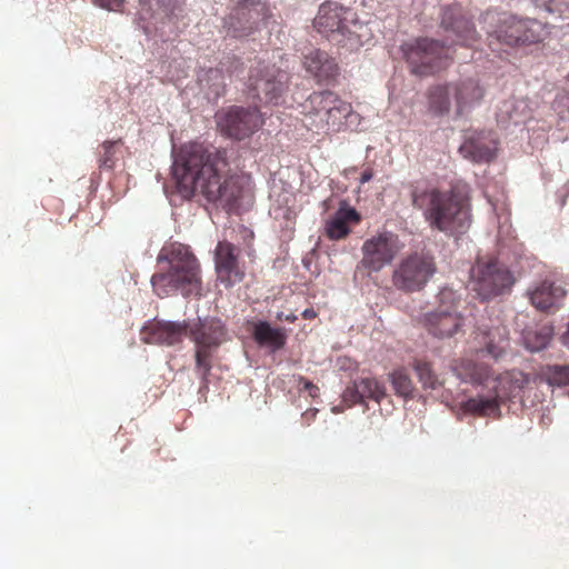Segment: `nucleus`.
I'll return each instance as SVG.
<instances>
[{"label":"nucleus","instance_id":"c85d7f7f","mask_svg":"<svg viewBox=\"0 0 569 569\" xmlns=\"http://www.w3.org/2000/svg\"><path fill=\"white\" fill-rule=\"evenodd\" d=\"M553 337V327L549 323L527 327L521 333L523 347L535 353L545 350Z\"/></svg>","mask_w":569,"mask_h":569},{"label":"nucleus","instance_id":"c03bdc74","mask_svg":"<svg viewBox=\"0 0 569 569\" xmlns=\"http://www.w3.org/2000/svg\"><path fill=\"white\" fill-rule=\"evenodd\" d=\"M301 315L305 319H311L315 318L317 313L312 308H307L302 311Z\"/></svg>","mask_w":569,"mask_h":569},{"label":"nucleus","instance_id":"4c0bfd02","mask_svg":"<svg viewBox=\"0 0 569 569\" xmlns=\"http://www.w3.org/2000/svg\"><path fill=\"white\" fill-rule=\"evenodd\" d=\"M219 68L222 72L228 73L230 77H241L244 72V62L241 58L234 54H228L219 63Z\"/></svg>","mask_w":569,"mask_h":569},{"label":"nucleus","instance_id":"bb28decb","mask_svg":"<svg viewBox=\"0 0 569 569\" xmlns=\"http://www.w3.org/2000/svg\"><path fill=\"white\" fill-rule=\"evenodd\" d=\"M429 111L437 117L447 116L450 111L455 112V100L451 82L436 84L428 91Z\"/></svg>","mask_w":569,"mask_h":569},{"label":"nucleus","instance_id":"a18cd8bd","mask_svg":"<svg viewBox=\"0 0 569 569\" xmlns=\"http://www.w3.org/2000/svg\"><path fill=\"white\" fill-rule=\"evenodd\" d=\"M283 318H284V320H287L289 322H293L297 319V316L293 313H288V315H284Z\"/></svg>","mask_w":569,"mask_h":569},{"label":"nucleus","instance_id":"5701e85b","mask_svg":"<svg viewBox=\"0 0 569 569\" xmlns=\"http://www.w3.org/2000/svg\"><path fill=\"white\" fill-rule=\"evenodd\" d=\"M303 66L318 82L330 83L339 74V67L336 60L326 51L315 49L305 56Z\"/></svg>","mask_w":569,"mask_h":569},{"label":"nucleus","instance_id":"79ce46f5","mask_svg":"<svg viewBox=\"0 0 569 569\" xmlns=\"http://www.w3.org/2000/svg\"><path fill=\"white\" fill-rule=\"evenodd\" d=\"M300 383L302 385V389L308 391L311 397H317L319 389L317 386H315L311 381L300 378Z\"/></svg>","mask_w":569,"mask_h":569},{"label":"nucleus","instance_id":"e433bc0d","mask_svg":"<svg viewBox=\"0 0 569 569\" xmlns=\"http://www.w3.org/2000/svg\"><path fill=\"white\" fill-rule=\"evenodd\" d=\"M557 116V127L561 131H569V97L557 98L553 102Z\"/></svg>","mask_w":569,"mask_h":569},{"label":"nucleus","instance_id":"2eb2a0df","mask_svg":"<svg viewBox=\"0 0 569 569\" xmlns=\"http://www.w3.org/2000/svg\"><path fill=\"white\" fill-rule=\"evenodd\" d=\"M397 236L390 231L381 232L367 239L361 248L362 259L357 270L366 269L369 272H378L390 264L396 256Z\"/></svg>","mask_w":569,"mask_h":569},{"label":"nucleus","instance_id":"7ed1b4c3","mask_svg":"<svg viewBox=\"0 0 569 569\" xmlns=\"http://www.w3.org/2000/svg\"><path fill=\"white\" fill-rule=\"evenodd\" d=\"M452 372L461 382L487 390L461 402L465 412L478 416H500L501 405L520 398L529 382V376L520 370L493 376L487 365L473 361L455 367Z\"/></svg>","mask_w":569,"mask_h":569},{"label":"nucleus","instance_id":"9d476101","mask_svg":"<svg viewBox=\"0 0 569 569\" xmlns=\"http://www.w3.org/2000/svg\"><path fill=\"white\" fill-rule=\"evenodd\" d=\"M227 330L224 323L216 317L198 318L189 321V337L194 342V371L200 380L207 385L210 375L211 358L224 341Z\"/></svg>","mask_w":569,"mask_h":569},{"label":"nucleus","instance_id":"cd10ccee","mask_svg":"<svg viewBox=\"0 0 569 569\" xmlns=\"http://www.w3.org/2000/svg\"><path fill=\"white\" fill-rule=\"evenodd\" d=\"M496 117L498 124L503 129L522 124L529 117L527 103L517 99L505 100L498 107Z\"/></svg>","mask_w":569,"mask_h":569},{"label":"nucleus","instance_id":"4468645a","mask_svg":"<svg viewBox=\"0 0 569 569\" xmlns=\"http://www.w3.org/2000/svg\"><path fill=\"white\" fill-rule=\"evenodd\" d=\"M436 271L437 268L432 257L416 252L403 259L395 270L393 284L405 292L419 291Z\"/></svg>","mask_w":569,"mask_h":569},{"label":"nucleus","instance_id":"09e8293b","mask_svg":"<svg viewBox=\"0 0 569 569\" xmlns=\"http://www.w3.org/2000/svg\"><path fill=\"white\" fill-rule=\"evenodd\" d=\"M317 412H318V409H315V410L312 411V416H315Z\"/></svg>","mask_w":569,"mask_h":569},{"label":"nucleus","instance_id":"20e7f679","mask_svg":"<svg viewBox=\"0 0 569 569\" xmlns=\"http://www.w3.org/2000/svg\"><path fill=\"white\" fill-rule=\"evenodd\" d=\"M410 196L412 206L421 211L430 229L455 238L469 230L470 206L467 197L460 191H442L417 184L412 187Z\"/></svg>","mask_w":569,"mask_h":569},{"label":"nucleus","instance_id":"412c9836","mask_svg":"<svg viewBox=\"0 0 569 569\" xmlns=\"http://www.w3.org/2000/svg\"><path fill=\"white\" fill-rule=\"evenodd\" d=\"M385 396V385L372 377H357L352 379L342 392L343 401L349 406L366 405L367 399L380 403Z\"/></svg>","mask_w":569,"mask_h":569},{"label":"nucleus","instance_id":"39448f33","mask_svg":"<svg viewBox=\"0 0 569 569\" xmlns=\"http://www.w3.org/2000/svg\"><path fill=\"white\" fill-rule=\"evenodd\" d=\"M157 263L159 271L152 274L150 283L159 297L171 292H180L183 297L200 295V266L189 247L173 243L162 248Z\"/></svg>","mask_w":569,"mask_h":569},{"label":"nucleus","instance_id":"9b49d317","mask_svg":"<svg viewBox=\"0 0 569 569\" xmlns=\"http://www.w3.org/2000/svg\"><path fill=\"white\" fill-rule=\"evenodd\" d=\"M305 108L318 119L321 129L339 131L359 123V114L353 112L351 104L330 90L312 92Z\"/></svg>","mask_w":569,"mask_h":569},{"label":"nucleus","instance_id":"dca6fc26","mask_svg":"<svg viewBox=\"0 0 569 569\" xmlns=\"http://www.w3.org/2000/svg\"><path fill=\"white\" fill-rule=\"evenodd\" d=\"M182 13V0H147L141 4L140 19L146 22L143 30L150 28L166 33L167 23H174Z\"/></svg>","mask_w":569,"mask_h":569},{"label":"nucleus","instance_id":"72a5a7b5","mask_svg":"<svg viewBox=\"0 0 569 569\" xmlns=\"http://www.w3.org/2000/svg\"><path fill=\"white\" fill-rule=\"evenodd\" d=\"M389 380L397 396L402 398H412L415 387L411 379L402 370H395L389 373Z\"/></svg>","mask_w":569,"mask_h":569},{"label":"nucleus","instance_id":"c9c22d12","mask_svg":"<svg viewBox=\"0 0 569 569\" xmlns=\"http://www.w3.org/2000/svg\"><path fill=\"white\" fill-rule=\"evenodd\" d=\"M532 4L550 14L562 17L569 13V0H531Z\"/></svg>","mask_w":569,"mask_h":569},{"label":"nucleus","instance_id":"aec40b11","mask_svg":"<svg viewBox=\"0 0 569 569\" xmlns=\"http://www.w3.org/2000/svg\"><path fill=\"white\" fill-rule=\"evenodd\" d=\"M141 335L147 343L174 346L189 335V321H158L151 327H142Z\"/></svg>","mask_w":569,"mask_h":569},{"label":"nucleus","instance_id":"b1692460","mask_svg":"<svg viewBox=\"0 0 569 569\" xmlns=\"http://www.w3.org/2000/svg\"><path fill=\"white\" fill-rule=\"evenodd\" d=\"M361 220L360 213L351 207L347 200H341L338 210L326 223V232L331 240L345 238L349 232V222L357 223Z\"/></svg>","mask_w":569,"mask_h":569},{"label":"nucleus","instance_id":"c756f323","mask_svg":"<svg viewBox=\"0 0 569 569\" xmlns=\"http://www.w3.org/2000/svg\"><path fill=\"white\" fill-rule=\"evenodd\" d=\"M198 81L209 100H217L224 93V74L219 67L201 69L198 72Z\"/></svg>","mask_w":569,"mask_h":569},{"label":"nucleus","instance_id":"a19ab883","mask_svg":"<svg viewBox=\"0 0 569 569\" xmlns=\"http://www.w3.org/2000/svg\"><path fill=\"white\" fill-rule=\"evenodd\" d=\"M569 197V181L566 182L558 191L556 192L557 202L560 207H563L566 203V199Z\"/></svg>","mask_w":569,"mask_h":569},{"label":"nucleus","instance_id":"f8f14e48","mask_svg":"<svg viewBox=\"0 0 569 569\" xmlns=\"http://www.w3.org/2000/svg\"><path fill=\"white\" fill-rule=\"evenodd\" d=\"M271 18L269 7L261 0H243L223 19V29L228 37L243 39L267 27Z\"/></svg>","mask_w":569,"mask_h":569},{"label":"nucleus","instance_id":"2f4dec72","mask_svg":"<svg viewBox=\"0 0 569 569\" xmlns=\"http://www.w3.org/2000/svg\"><path fill=\"white\" fill-rule=\"evenodd\" d=\"M541 376L552 388L569 387V365H548L543 368Z\"/></svg>","mask_w":569,"mask_h":569},{"label":"nucleus","instance_id":"ea45409f","mask_svg":"<svg viewBox=\"0 0 569 569\" xmlns=\"http://www.w3.org/2000/svg\"><path fill=\"white\" fill-rule=\"evenodd\" d=\"M92 3L108 11H119L123 7L126 0H91Z\"/></svg>","mask_w":569,"mask_h":569},{"label":"nucleus","instance_id":"393cba45","mask_svg":"<svg viewBox=\"0 0 569 569\" xmlns=\"http://www.w3.org/2000/svg\"><path fill=\"white\" fill-rule=\"evenodd\" d=\"M251 336L261 348H268L271 352L282 349L287 341V333L282 328H276L267 320H258L252 323Z\"/></svg>","mask_w":569,"mask_h":569},{"label":"nucleus","instance_id":"de8ad7c7","mask_svg":"<svg viewBox=\"0 0 569 569\" xmlns=\"http://www.w3.org/2000/svg\"><path fill=\"white\" fill-rule=\"evenodd\" d=\"M332 411H333V412H336V413H338V412H340V411H341V409H340V407H333V408H332Z\"/></svg>","mask_w":569,"mask_h":569},{"label":"nucleus","instance_id":"f3484780","mask_svg":"<svg viewBox=\"0 0 569 569\" xmlns=\"http://www.w3.org/2000/svg\"><path fill=\"white\" fill-rule=\"evenodd\" d=\"M497 149L498 138L491 130H468L459 152L473 163H488L496 158Z\"/></svg>","mask_w":569,"mask_h":569},{"label":"nucleus","instance_id":"a211bd4d","mask_svg":"<svg viewBox=\"0 0 569 569\" xmlns=\"http://www.w3.org/2000/svg\"><path fill=\"white\" fill-rule=\"evenodd\" d=\"M420 322L430 336L445 340L462 333L467 318L460 311H428L421 315Z\"/></svg>","mask_w":569,"mask_h":569},{"label":"nucleus","instance_id":"f03ea898","mask_svg":"<svg viewBox=\"0 0 569 569\" xmlns=\"http://www.w3.org/2000/svg\"><path fill=\"white\" fill-rule=\"evenodd\" d=\"M440 26L447 33L445 40L420 37L400 46V51L409 64L411 73L418 77L436 73L442 67V52L446 47L472 46L479 37L473 22L457 4L442 8Z\"/></svg>","mask_w":569,"mask_h":569},{"label":"nucleus","instance_id":"6ab92c4d","mask_svg":"<svg viewBox=\"0 0 569 569\" xmlns=\"http://www.w3.org/2000/svg\"><path fill=\"white\" fill-rule=\"evenodd\" d=\"M239 249L229 241H219L214 249V266L221 282L230 288L244 278L239 268Z\"/></svg>","mask_w":569,"mask_h":569},{"label":"nucleus","instance_id":"423d86ee","mask_svg":"<svg viewBox=\"0 0 569 569\" xmlns=\"http://www.w3.org/2000/svg\"><path fill=\"white\" fill-rule=\"evenodd\" d=\"M481 29L486 32L492 51L495 46L510 48L542 41L547 34V24L537 19L521 18L507 12L487 10L479 17Z\"/></svg>","mask_w":569,"mask_h":569},{"label":"nucleus","instance_id":"ddd939ff","mask_svg":"<svg viewBox=\"0 0 569 569\" xmlns=\"http://www.w3.org/2000/svg\"><path fill=\"white\" fill-rule=\"evenodd\" d=\"M214 119L222 136L239 141L249 138L263 124L258 106L222 108L216 112Z\"/></svg>","mask_w":569,"mask_h":569},{"label":"nucleus","instance_id":"f257e3e1","mask_svg":"<svg viewBox=\"0 0 569 569\" xmlns=\"http://www.w3.org/2000/svg\"><path fill=\"white\" fill-rule=\"evenodd\" d=\"M171 174L177 191L183 199H191L197 193L203 196L228 212L242 207L246 189L242 179L229 177L223 179L228 167V151L213 144L189 141L172 146Z\"/></svg>","mask_w":569,"mask_h":569},{"label":"nucleus","instance_id":"37998d69","mask_svg":"<svg viewBox=\"0 0 569 569\" xmlns=\"http://www.w3.org/2000/svg\"><path fill=\"white\" fill-rule=\"evenodd\" d=\"M371 179H372V172L369 170H366L361 173L359 181L361 184H363L366 182H369Z\"/></svg>","mask_w":569,"mask_h":569},{"label":"nucleus","instance_id":"6e6552de","mask_svg":"<svg viewBox=\"0 0 569 569\" xmlns=\"http://www.w3.org/2000/svg\"><path fill=\"white\" fill-rule=\"evenodd\" d=\"M359 23L356 12L335 1L323 2L313 19L315 29L332 44L348 51L357 50L361 39L351 26Z\"/></svg>","mask_w":569,"mask_h":569},{"label":"nucleus","instance_id":"0eeeda50","mask_svg":"<svg viewBox=\"0 0 569 569\" xmlns=\"http://www.w3.org/2000/svg\"><path fill=\"white\" fill-rule=\"evenodd\" d=\"M250 62L246 86L248 99L256 104L279 106L284 102L289 88L290 74L266 61L263 57L254 56Z\"/></svg>","mask_w":569,"mask_h":569},{"label":"nucleus","instance_id":"a878e982","mask_svg":"<svg viewBox=\"0 0 569 569\" xmlns=\"http://www.w3.org/2000/svg\"><path fill=\"white\" fill-rule=\"evenodd\" d=\"M529 300L538 310L547 311L557 306L566 296V290L552 281L545 280L528 291Z\"/></svg>","mask_w":569,"mask_h":569},{"label":"nucleus","instance_id":"58836bf2","mask_svg":"<svg viewBox=\"0 0 569 569\" xmlns=\"http://www.w3.org/2000/svg\"><path fill=\"white\" fill-rule=\"evenodd\" d=\"M119 141H104L101 146L102 152L99 153V166L101 169H112L116 162L114 148Z\"/></svg>","mask_w":569,"mask_h":569},{"label":"nucleus","instance_id":"1a4fd4ad","mask_svg":"<svg viewBox=\"0 0 569 569\" xmlns=\"http://www.w3.org/2000/svg\"><path fill=\"white\" fill-rule=\"evenodd\" d=\"M470 283L472 292L481 302L500 301L511 295L516 277L503 261L479 258L471 268Z\"/></svg>","mask_w":569,"mask_h":569},{"label":"nucleus","instance_id":"7c9ffc66","mask_svg":"<svg viewBox=\"0 0 569 569\" xmlns=\"http://www.w3.org/2000/svg\"><path fill=\"white\" fill-rule=\"evenodd\" d=\"M509 347L508 331L505 327L489 330L486 333V342L482 352L499 361L507 356Z\"/></svg>","mask_w":569,"mask_h":569},{"label":"nucleus","instance_id":"f704fd0d","mask_svg":"<svg viewBox=\"0 0 569 569\" xmlns=\"http://www.w3.org/2000/svg\"><path fill=\"white\" fill-rule=\"evenodd\" d=\"M413 369L423 389L436 390L440 387L441 383L429 363L416 361Z\"/></svg>","mask_w":569,"mask_h":569},{"label":"nucleus","instance_id":"4be33fe9","mask_svg":"<svg viewBox=\"0 0 569 569\" xmlns=\"http://www.w3.org/2000/svg\"><path fill=\"white\" fill-rule=\"evenodd\" d=\"M451 86L455 100V118L469 113L480 103L483 97V88L476 79L459 80L451 82Z\"/></svg>","mask_w":569,"mask_h":569},{"label":"nucleus","instance_id":"473e14b6","mask_svg":"<svg viewBox=\"0 0 569 569\" xmlns=\"http://www.w3.org/2000/svg\"><path fill=\"white\" fill-rule=\"evenodd\" d=\"M461 302V295L451 287L443 286L439 288L435 296L436 308L431 311H459L458 305Z\"/></svg>","mask_w":569,"mask_h":569},{"label":"nucleus","instance_id":"49530a36","mask_svg":"<svg viewBox=\"0 0 569 569\" xmlns=\"http://www.w3.org/2000/svg\"><path fill=\"white\" fill-rule=\"evenodd\" d=\"M209 377V375L207 376V378ZM207 383H209V380L207 379ZM208 389V385H204L203 381L201 380V386H200V392H203Z\"/></svg>","mask_w":569,"mask_h":569}]
</instances>
